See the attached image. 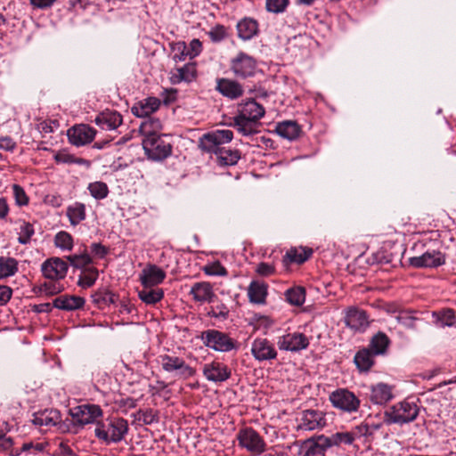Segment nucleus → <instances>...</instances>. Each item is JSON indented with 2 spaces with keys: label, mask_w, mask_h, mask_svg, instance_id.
<instances>
[{
  "label": "nucleus",
  "mask_w": 456,
  "mask_h": 456,
  "mask_svg": "<svg viewBox=\"0 0 456 456\" xmlns=\"http://www.w3.org/2000/svg\"><path fill=\"white\" fill-rule=\"evenodd\" d=\"M232 138L233 133L231 130H216L203 134L200 138L199 145L202 151L215 153L218 167H228L236 165L241 158L239 150L222 146L230 142Z\"/></svg>",
  "instance_id": "nucleus-1"
},
{
  "label": "nucleus",
  "mask_w": 456,
  "mask_h": 456,
  "mask_svg": "<svg viewBox=\"0 0 456 456\" xmlns=\"http://www.w3.org/2000/svg\"><path fill=\"white\" fill-rule=\"evenodd\" d=\"M265 114V110L262 104L248 99L238 104L232 126L244 136L253 135L259 132L260 119Z\"/></svg>",
  "instance_id": "nucleus-2"
},
{
  "label": "nucleus",
  "mask_w": 456,
  "mask_h": 456,
  "mask_svg": "<svg viewBox=\"0 0 456 456\" xmlns=\"http://www.w3.org/2000/svg\"><path fill=\"white\" fill-rule=\"evenodd\" d=\"M128 432V422L118 417L108 418L105 420L97 421L94 435L98 440L106 444L122 441Z\"/></svg>",
  "instance_id": "nucleus-3"
},
{
  "label": "nucleus",
  "mask_w": 456,
  "mask_h": 456,
  "mask_svg": "<svg viewBox=\"0 0 456 456\" xmlns=\"http://www.w3.org/2000/svg\"><path fill=\"white\" fill-rule=\"evenodd\" d=\"M419 407L411 397L398 402L384 412V421L388 424H406L415 420L419 415Z\"/></svg>",
  "instance_id": "nucleus-4"
},
{
  "label": "nucleus",
  "mask_w": 456,
  "mask_h": 456,
  "mask_svg": "<svg viewBox=\"0 0 456 456\" xmlns=\"http://www.w3.org/2000/svg\"><path fill=\"white\" fill-rule=\"evenodd\" d=\"M236 439L239 447L245 450L251 456H259L266 451L267 444L265 438L251 427L239 429Z\"/></svg>",
  "instance_id": "nucleus-5"
},
{
  "label": "nucleus",
  "mask_w": 456,
  "mask_h": 456,
  "mask_svg": "<svg viewBox=\"0 0 456 456\" xmlns=\"http://www.w3.org/2000/svg\"><path fill=\"white\" fill-rule=\"evenodd\" d=\"M200 338L205 346L216 352L226 353L238 348V343L234 338L218 330H204Z\"/></svg>",
  "instance_id": "nucleus-6"
},
{
  "label": "nucleus",
  "mask_w": 456,
  "mask_h": 456,
  "mask_svg": "<svg viewBox=\"0 0 456 456\" xmlns=\"http://www.w3.org/2000/svg\"><path fill=\"white\" fill-rule=\"evenodd\" d=\"M332 406L344 412H356L361 405L360 399L347 388H338L329 396Z\"/></svg>",
  "instance_id": "nucleus-7"
},
{
  "label": "nucleus",
  "mask_w": 456,
  "mask_h": 456,
  "mask_svg": "<svg viewBox=\"0 0 456 456\" xmlns=\"http://www.w3.org/2000/svg\"><path fill=\"white\" fill-rule=\"evenodd\" d=\"M162 369L169 373L175 372L179 378L188 379L196 375L195 368L190 366L185 361L175 355L164 354L160 356Z\"/></svg>",
  "instance_id": "nucleus-8"
},
{
  "label": "nucleus",
  "mask_w": 456,
  "mask_h": 456,
  "mask_svg": "<svg viewBox=\"0 0 456 456\" xmlns=\"http://www.w3.org/2000/svg\"><path fill=\"white\" fill-rule=\"evenodd\" d=\"M256 67L255 58L244 52L238 53L230 61V69L233 75L242 79L255 76Z\"/></svg>",
  "instance_id": "nucleus-9"
},
{
  "label": "nucleus",
  "mask_w": 456,
  "mask_h": 456,
  "mask_svg": "<svg viewBox=\"0 0 456 456\" xmlns=\"http://www.w3.org/2000/svg\"><path fill=\"white\" fill-rule=\"evenodd\" d=\"M73 425L84 427L96 422L102 416V410L99 405L82 404L69 410Z\"/></svg>",
  "instance_id": "nucleus-10"
},
{
  "label": "nucleus",
  "mask_w": 456,
  "mask_h": 456,
  "mask_svg": "<svg viewBox=\"0 0 456 456\" xmlns=\"http://www.w3.org/2000/svg\"><path fill=\"white\" fill-rule=\"evenodd\" d=\"M142 147L147 156L157 161L167 159L172 153V145L160 136L143 139Z\"/></svg>",
  "instance_id": "nucleus-11"
},
{
  "label": "nucleus",
  "mask_w": 456,
  "mask_h": 456,
  "mask_svg": "<svg viewBox=\"0 0 456 456\" xmlns=\"http://www.w3.org/2000/svg\"><path fill=\"white\" fill-rule=\"evenodd\" d=\"M328 436L324 435L314 436L299 442V455L301 456H326L330 448Z\"/></svg>",
  "instance_id": "nucleus-12"
},
{
  "label": "nucleus",
  "mask_w": 456,
  "mask_h": 456,
  "mask_svg": "<svg viewBox=\"0 0 456 456\" xmlns=\"http://www.w3.org/2000/svg\"><path fill=\"white\" fill-rule=\"evenodd\" d=\"M68 263L57 256L46 259L41 265L43 276L51 281L63 280L68 273Z\"/></svg>",
  "instance_id": "nucleus-13"
},
{
  "label": "nucleus",
  "mask_w": 456,
  "mask_h": 456,
  "mask_svg": "<svg viewBox=\"0 0 456 456\" xmlns=\"http://www.w3.org/2000/svg\"><path fill=\"white\" fill-rule=\"evenodd\" d=\"M280 350L299 352L309 346V338L301 332H289L280 336L277 339Z\"/></svg>",
  "instance_id": "nucleus-14"
},
{
  "label": "nucleus",
  "mask_w": 456,
  "mask_h": 456,
  "mask_svg": "<svg viewBox=\"0 0 456 456\" xmlns=\"http://www.w3.org/2000/svg\"><path fill=\"white\" fill-rule=\"evenodd\" d=\"M327 425L325 413L318 410H305L301 413L297 427V430L314 431Z\"/></svg>",
  "instance_id": "nucleus-15"
},
{
  "label": "nucleus",
  "mask_w": 456,
  "mask_h": 456,
  "mask_svg": "<svg viewBox=\"0 0 456 456\" xmlns=\"http://www.w3.org/2000/svg\"><path fill=\"white\" fill-rule=\"evenodd\" d=\"M215 89L222 96L231 101L237 100L244 94L243 86L239 81L232 78H216Z\"/></svg>",
  "instance_id": "nucleus-16"
},
{
  "label": "nucleus",
  "mask_w": 456,
  "mask_h": 456,
  "mask_svg": "<svg viewBox=\"0 0 456 456\" xmlns=\"http://www.w3.org/2000/svg\"><path fill=\"white\" fill-rule=\"evenodd\" d=\"M202 373L208 380L215 383H222L231 378L232 371L224 362L213 361L203 366Z\"/></svg>",
  "instance_id": "nucleus-17"
},
{
  "label": "nucleus",
  "mask_w": 456,
  "mask_h": 456,
  "mask_svg": "<svg viewBox=\"0 0 456 456\" xmlns=\"http://www.w3.org/2000/svg\"><path fill=\"white\" fill-rule=\"evenodd\" d=\"M95 134V129L85 124L74 126L67 133L69 142L76 146L90 143L94 139Z\"/></svg>",
  "instance_id": "nucleus-18"
},
{
  "label": "nucleus",
  "mask_w": 456,
  "mask_h": 456,
  "mask_svg": "<svg viewBox=\"0 0 456 456\" xmlns=\"http://www.w3.org/2000/svg\"><path fill=\"white\" fill-rule=\"evenodd\" d=\"M251 354L259 362L274 360L278 355L273 344L265 338H257L253 341Z\"/></svg>",
  "instance_id": "nucleus-19"
},
{
  "label": "nucleus",
  "mask_w": 456,
  "mask_h": 456,
  "mask_svg": "<svg viewBox=\"0 0 456 456\" xmlns=\"http://www.w3.org/2000/svg\"><path fill=\"white\" fill-rule=\"evenodd\" d=\"M61 415L58 410L45 409L33 414L32 423L41 430L46 431L61 423Z\"/></svg>",
  "instance_id": "nucleus-20"
},
{
  "label": "nucleus",
  "mask_w": 456,
  "mask_h": 456,
  "mask_svg": "<svg viewBox=\"0 0 456 456\" xmlns=\"http://www.w3.org/2000/svg\"><path fill=\"white\" fill-rule=\"evenodd\" d=\"M410 265L416 268L437 267L445 263L444 256L436 250L427 251L421 256L409 259Z\"/></svg>",
  "instance_id": "nucleus-21"
},
{
  "label": "nucleus",
  "mask_w": 456,
  "mask_h": 456,
  "mask_svg": "<svg viewBox=\"0 0 456 456\" xmlns=\"http://www.w3.org/2000/svg\"><path fill=\"white\" fill-rule=\"evenodd\" d=\"M368 398L373 404L385 405L394 398L393 387L383 382L372 385Z\"/></svg>",
  "instance_id": "nucleus-22"
},
{
  "label": "nucleus",
  "mask_w": 456,
  "mask_h": 456,
  "mask_svg": "<svg viewBox=\"0 0 456 456\" xmlns=\"http://www.w3.org/2000/svg\"><path fill=\"white\" fill-rule=\"evenodd\" d=\"M345 323L355 331L364 330L369 326L368 315L363 310L349 307L346 311Z\"/></svg>",
  "instance_id": "nucleus-23"
},
{
  "label": "nucleus",
  "mask_w": 456,
  "mask_h": 456,
  "mask_svg": "<svg viewBox=\"0 0 456 456\" xmlns=\"http://www.w3.org/2000/svg\"><path fill=\"white\" fill-rule=\"evenodd\" d=\"M166 278V273L156 265H148L141 273L139 280L142 287H157Z\"/></svg>",
  "instance_id": "nucleus-24"
},
{
  "label": "nucleus",
  "mask_w": 456,
  "mask_h": 456,
  "mask_svg": "<svg viewBox=\"0 0 456 456\" xmlns=\"http://www.w3.org/2000/svg\"><path fill=\"white\" fill-rule=\"evenodd\" d=\"M194 301L199 303H211L216 297L212 285L208 281L194 283L190 290Z\"/></svg>",
  "instance_id": "nucleus-25"
},
{
  "label": "nucleus",
  "mask_w": 456,
  "mask_h": 456,
  "mask_svg": "<svg viewBox=\"0 0 456 456\" xmlns=\"http://www.w3.org/2000/svg\"><path fill=\"white\" fill-rule=\"evenodd\" d=\"M247 294L250 303L264 305L266 303L268 285L265 281H252L248 287Z\"/></svg>",
  "instance_id": "nucleus-26"
},
{
  "label": "nucleus",
  "mask_w": 456,
  "mask_h": 456,
  "mask_svg": "<svg viewBox=\"0 0 456 456\" xmlns=\"http://www.w3.org/2000/svg\"><path fill=\"white\" fill-rule=\"evenodd\" d=\"M85 303V298L80 296L66 294L57 297L53 300V305L61 310L74 311L82 308Z\"/></svg>",
  "instance_id": "nucleus-27"
},
{
  "label": "nucleus",
  "mask_w": 456,
  "mask_h": 456,
  "mask_svg": "<svg viewBox=\"0 0 456 456\" xmlns=\"http://www.w3.org/2000/svg\"><path fill=\"white\" fill-rule=\"evenodd\" d=\"M122 116L114 110H105L95 118V123L103 130H115L122 124Z\"/></svg>",
  "instance_id": "nucleus-28"
},
{
  "label": "nucleus",
  "mask_w": 456,
  "mask_h": 456,
  "mask_svg": "<svg viewBox=\"0 0 456 456\" xmlns=\"http://www.w3.org/2000/svg\"><path fill=\"white\" fill-rule=\"evenodd\" d=\"M259 25L256 20L245 17L238 21L236 28L238 37L244 40H250L256 37L259 32Z\"/></svg>",
  "instance_id": "nucleus-29"
},
{
  "label": "nucleus",
  "mask_w": 456,
  "mask_h": 456,
  "mask_svg": "<svg viewBox=\"0 0 456 456\" xmlns=\"http://www.w3.org/2000/svg\"><path fill=\"white\" fill-rule=\"evenodd\" d=\"M160 106V99L157 97H148L136 105L133 106L132 113L139 118H148L155 112Z\"/></svg>",
  "instance_id": "nucleus-30"
},
{
  "label": "nucleus",
  "mask_w": 456,
  "mask_h": 456,
  "mask_svg": "<svg viewBox=\"0 0 456 456\" xmlns=\"http://www.w3.org/2000/svg\"><path fill=\"white\" fill-rule=\"evenodd\" d=\"M375 354L368 347L357 351L354 362L360 372H368L375 363Z\"/></svg>",
  "instance_id": "nucleus-31"
},
{
  "label": "nucleus",
  "mask_w": 456,
  "mask_h": 456,
  "mask_svg": "<svg viewBox=\"0 0 456 456\" xmlns=\"http://www.w3.org/2000/svg\"><path fill=\"white\" fill-rule=\"evenodd\" d=\"M275 131L280 136L289 141L297 139L302 133L301 126L296 121L292 120L278 123Z\"/></svg>",
  "instance_id": "nucleus-32"
},
{
  "label": "nucleus",
  "mask_w": 456,
  "mask_h": 456,
  "mask_svg": "<svg viewBox=\"0 0 456 456\" xmlns=\"http://www.w3.org/2000/svg\"><path fill=\"white\" fill-rule=\"evenodd\" d=\"M391 340L387 335L382 331H379L373 335L368 345V348L377 356L383 355L387 352Z\"/></svg>",
  "instance_id": "nucleus-33"
},
{
  "label": "nucleus",
  "mask_w": 456,
  "mask_h": 456,
  "mask_svg": "<svg viewBox=\"0 0 456 456\" xmlns=\"http://www.w3.org/2000/svg\"><path fill=\"white\" fill-rule=\"evenodd\" d=\"M118 300V296L107 289H100L92 295V301L99 309L114 305Z\"/></svg>",
  "instance_id": "nucleus-34"
},
{
  "label": "nucleus",
  "mask_w": 456,
  "mask_h": 456,
  "mask_svg": "<svg viewBox=\"0 0 456 456\" xmlns=\"http://www.w3.org/2000/svg\"><path fill=\"white\" fill-rule=\"evenodd\" d=\"M162 129V123L159 118L148 117L141 123L139 131L141 134L147 139L149 137L160 136L159 133Z\"/></svg>",
  "instance_id": "nucleus-35"
},
{
  "label": "nucleus",
  "mask_w": 456,
  "mask_h": 456,
  "mask_svg": "<svg viewBox=\"0 0 456 456\" xmlns=\"http://www.w3.org/2000/svg\"><path fill=\"white\" fill-rule=\"evenodd\" d=\"M66 216L72 226L78 225L86 218V208L82 202L76 201L67 207Z\"/></svg>",
  "instance_id": "nucleus-36"
},
{
  "label": "nucleus",
  "mask_w": 456,
  "mask_h": 456,
  "mask_svg": "<svg viewBox=\"0 0 456 456\" xmlns=\"http://www.w3.org/2000/svg\"><path fill=\"white\" fill-rule=\"evenodd\" d=\"M138 297L146 305H155L164 297V290L159 287H142Z\"/></svg>",
  "instance_id": "nucleus-37"
},
{
  "label": "nucleus",
  "mask_w": 456,
  "mask_h": 456,
  "mask_svg": "<svg viewBox=\"0 0 456 456\" xmlns=\"http://www.w3.org/2000/svg\"><path fill=\"white\" fill-rule=\"evenodd\" d=\"M197 74L196 65L193 62L184 64L183 67L175 69L172 75L174 83H180L182 81L191 82L195 79Z\"/></svg>",
  "instance_id": "nucleus-38"
},
{
  "label": "nucleus",
  "mask_w": 456,
  "mask_h": 456,
  "mask_svg": "<svg viewBox=\"0 0 456 456\" xmlns=\"http://www.w3.org/2000/svg\"><path fill=\"white\" fill-rule=\"evenodd\" d=\"M54 159L58 164H76L80 166L82 168L88 169L90 167V161L70 154L65 151H61L55 154Z\"/></svg>",
  "instance_id": "nucleus-39"
},
{
  "label": "nucleus",
  "mask_w": 456,
  "mask_h": 456,
  "mask_svg": "<svg viewBox=\"0 0 456 456\" xmlns=\"http://www.w3.org/2000/svg\"><path fill=\"white\" fill-rule=\"evenodd\" d=\"M313 255V249L307 247L292 248L287 251L285 257L291 263L303 264Z\"/></svg>",
  "instance_id": "nucleus-40"
},
{
  "label": "nucleus",
  "mask_w": 456,
  "mask_h": 456,
  "mask_svg": "<svg viewBox=\"0 0 456 456\" xmlns=\"http://www.w3.org/2000/svg\"><path fill=\"white\" fill-rule=\"evenodd\" d=\"M289 304L295 306H301L305 301V289L301 286H295L288 289L284 293Z\"/></svg>",
  "instance_id": "nucleus-41"
},
{
  "label": "nucleus",
  "mask_w": 456,
  "mask_h": 456,
  "mask_svg": "<svg viewBox=\"0 0 456 456\" xmlns=\"http://www.w3.org/2000/svg\"><path fill=\"white\" fill-rule=\"evenodd\" d=\"M18 261L11 256H0V280L13 276L18 272Z\"/></svg>",
  "instance_id": "nucleus-42"
},
{
  "label": "nucleus",
  "mask_w": 456,
  "mask_h": 456,
  "mask_svg": "<svg viewBox=\"0 0 456 456\" xmlns=\"http://www.w3.org/2000/svg\"><path fill=\"white\" fill-rule=\"evenodd\" d=\"M99 273L95 267L89 266L81 271L78 277L77 285L83 289L92 287L98 279Z\"/></svg>",
  "instance_id": "nucleus-43"
},
{
  "label": "nucleus",
  "mask_w": 456,
  "mask_h": 456,
  "mask_svg": "<svg viewBox=\"0 0 456 456\" xmlns=\"http://www.w3.org/2000/svg\"><path fill=\"white\" fill-rule=\"evenodd\" d=\"M49 443L46 441H29L25 442L20 447V454L26 453L27 455H37L46 451Z\"/></svg>",
  "instance_id": "nucleus-44"
},
{
  "label": "nucleus",
  "mask_w": 456,
  "mask_h": 456,
  "mask_svg": "<svg viewBox=\"0 0 456 456\" xmlns=\"http://www.w3.org/2000/svg\"><path fill=\"white\" fill-rule=\"evenodd\" d=\"M396 321L407 329H416L417 322L419 321L415 316V312L411 310H400L395 316Z\"/></svg>",
  "instance_id": "nucleus-45"
},
{
  "label": "nucleus",
  "mask_w": 456,
  "mask_h": 456,
  "mask_svg": "<svg viewBox=\"0 0 456 456\" xmlns=\"http://www.w3.org/2000/svg\"><path fill=\"white\" fill-rule=\"evenodd\" d=\"M328 442L330 448L339 446L341 444H352L354 442V436L352 431L350 432H337L328 436Z\"/></svg>",
  "instance_id": "nucleus-46"
},
{
  "label": "nucleus",
  "mask_w": 456,
  "mask_h": 456,
  "mask_svg": "<svg viewBox=\"0 0 456 456\" xmlns=\"http://www.w3.org/2000/svg\"><path fill=\"white\" fill-rule=\"evenodd\" d=\"M171 52L173 53V60L175 61H184L187 56H190V51L183 41L172 42L169 44Z\"/></svg>",
  "instance_id": "nucleus-47"
},
{
  "label": "nucleus",
  "mask_w": 456,
  "mask_h": 456,
  "mask_svg": "<svg viewBox=\"0 0 456 456\" xmlns=\"http://www.w3.org/2000/svg\"><path fill=\"white\" fill-rule=\"evenodd\" d=\"M67 260L72 267L81 270L89 267V265L92 263V258L86 252L69 255L67 256Z\"/></svg>",
  "instance_id": "nucleus-48"
},
{
  "label": "nucleus",
  "mask_w": 456,
  "mask_h": 456,
  "mask_svg": "<svg viewBox=\"0 0 456 456\" xmlns=\"http://www.w3.org/2000/svg\"><path fill=\"white\" fill-rule=\"evenodd\" d=\"M434 316L436 319L437 325L440 327H452L456 322L454 312L452 309H445L439 313H435Z\"/></svg>",
  "instance_id": "nucleus-49"
},
{
  "label": "nucleus",
  "mask_w": 456,
  "mask_h": 456,
  "mask_svg": "<svg viewBox=\"0 0 456 456\" xmlns=\"http://www.w3.org/2000/svg\"><path fill=\"white\" fill-rule=\"evenodd\" d=\"M135 418L138 421L142 422L144 425H151L159 421V412L153 409H140L136 414Z\"/></svg>",
  "instance_id": "nucleus-50"
},
{
  "label": "nucleus",
  "mask_w": 456,
  "mask_h": 456,
  "mask_svg": "<svg viewBox=\"0 0 456 456\" xmlns=\"http://www.w3.org/2000/svg\"><path fill=\"white\" fill-rule=\"evenodd\" d=\"M207 34L213 43H220L228 37V30L225 26L216 24Z\"/></svg>",
  "instance_id": "nucleus-51"
},
{
  "label": "nucleus",
  "mask_w": 456,
  "mask_h": 456,
  "mask_svg": "<svg viewBox=\"0 0 456 456\" xmlns=\"http://www.w3.org/2000/svg\"><path fill=\"white\" fill-rule=\"evenodd\" d=\"M54 244L61 249L70 250L73 247V238L69 232L61 231L55 235Z\"/></svg>",
  "instance_id": "nucleus-52"
},
{
  "label": "nucleus",
  "mask_w": 456,
  "mask_h": 456,
  "mask_svg": "<svg viewBox=\"0 0 456 456\" xmlns=\"http://www.w3.org/2000/svg\"><path fill=\"white\" fill-rule=\"evenodd\" d=\"M91 195L96 200H102L108 196L109 189L102 182L91 183L88 186Z\"/></svg>",
  "instance_id": "nucleus-53"
},
{
  "label": "nucleus",
  "mask_w": 456,
  "mask_h": 456,
  "mask_svg": "<svg viewBox=\"0 0 456 456\" xmlns=\"http://www.w3.org/2000/svg\"><path fill=\"white\" fill-rule=\"evenodd\" d=\"M0 452L6 453L10 456L20 455V447H14L12 439L6 436L0 439Z\"/></svg>",
  "instance_id": "nucleus-54"
},
{
  "label": "nucleus",
  "mask_w": 456,
  "mask_h": 456,
  "mask_svg": "<svg viewBox=\"0 0 456 456\" xmlns=\"http://www.w3.org/2000/svg\"><path fill=\"white\" fill-rule=\"evenodd\" d=\"M289 4V0H266L265 9L268 12L282 13L286 11Z\"/></svg>",
  "instance_id": "nucleus-55"
},
{
  "label": "nucleus",
  "mask_w": 456,
  "mask_h": 456,
  "mask_svg": "<svg viewBox=\"0 0 456 456\" xmlns=\"http://www.w3.org/2000/svg\"><path fill=\"white\" fill-rule=\"evenodd\" d=\"M64 289L62 284L59 282V281H45L40 286V291L45 293L47 296H53L61 293Z\"/></svg>",
  "instance_id": "nucleus-56"
},
{
  "label": "nucleus",
  "mask_w": 456,
  "mask_h": 456,
  "mask_svg": "<svg viewBox=\"0 0 456 456\" xmlns=\"http://www.w3.org/2000/svg\"><path fill=\"white\" fill-rule=\"evenodd\" d=\"M34 227L30 223L23 222L20 226L18 241L20 244H28L34 235Z\"/></svg>",
  "instance_id": "nucleus-57"
},
{
  "label": "nucleus",
  "mask_w": 456,
  "mask_h": 456,
  "mask_svg": "<svg viewBox=\"0 0 456 456\" xmlns=\"http://www.w3.org/2000/svg\"><path fill=\"white\" fill-rule=\"evenodd\" d=\"M115 405L122 412H127L129 410L134 409L137 405V400L129 396H119L114 401Z\"/></svg>",
  "instance_id": "nucleus-58"
},
{
  "label": "nucleus",
  "mask_w": 456,
  "mask_h": 456,
  "mask_svg": "<svg viewBox=\"0 0 456 456\" xmlns=\"http://www.w3.org/2000/svg\"><path fill=\"white\" fill-rule=\"evenodd\" d=\"M203 272L207 275L211 276H225L227 275V270L224 266L221 265L220 262L216 261L210 265H205L203 267Z\"/></svg>",
  "instance_id": "nucleus-59"
},
{
  "label": "nucleus",
  "mask_w": 456,
  "mask_h": 456,
  "mask_svg": "<svg viewBox=\"0 0 456 456\" xmlns=\"http://www.w3.org/2000/svg\"><path fill=\"white\" fill-rule=\"evenodd\" d=\"M369 419H366L364 422L361 423L360 425L354 427L352 429V433L354 434V440L356 438H359L361 436H370V432L369 429Z\"/></svg>",
  "instance_id": "nucleus-60"
},
{
  "label": "nucleus",
  "mask_w": 456,
  "mask_h": 456,
  "mask_svg": "<svg viewBox=\"0 0 456 456\" xmlns=\"http://www.w3.org/2000/svg\"><path fill=\"white\" fill-rule=\"evenodd\" d=\"M256 272L261 276L268 277L275 273V266L273 264L261 262L257 265Z\"/></svg>",
  "instance_id": "nucleus-61"
},
{
  "label": "nucleus",
  "mask_w": 456,
  "mask_h": 456,
  "mask_svg": "<svg viewBox=\"0 0 456 456\" xmlns=\"http://www.w3.org/2000/svg\"><path fill=\"white\" fill-rule=\"evenodd\" d=\"M12 190L18 205L25 206L28 203V198L22 187L18 184H13Z\"/></svg>",
  "instance_id": "nucleus-62"
},
{
  "label": "nucleus",
  "mask_w": 456,
  "mask_h": 456,
  "mask_svg": "<svg viewBox=\"0 0 456 456\" xmlns=\"http://www.w3.org/2000/svg\"><path fill=\"white\" fill-rule=\"evenodd\" d=\"M177 90L174 88L164 89L160 94V97L165 105H169L176 100Z\"/></svg>",
  "instance_id": "nucleus-63"
},
{
  "label": "nucleus",
  "mask_w": 456,
  "mask_h": 456,
  "mask_svg": "<svg viewBox=\"0 0 456 456\" xmlns=\"http://www.w3.org/2000/svg\"><path fill=\"white\" fill-rule=\"evenodd\" d=\"M62 198L59 194H48L45 197L44 202L53 208H60L62 205Z\"/></svg>",
  "instance_id": "nucleus-64"
}]
</instances>
